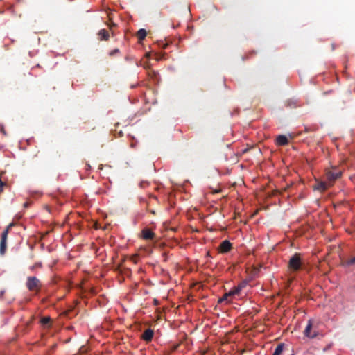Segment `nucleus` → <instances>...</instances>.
<instances>
[{
	"mask_svg": "<svg viewBox=\"0 0 355 355\" xmlns=\"http://www.w3.org/2000/svg\"><path fill=\"white\" fill-rule=\"evenodd\" d=\"M311 328H312V323H311V320H309L306 329H304V333L306 337L313 338L316 336V334L315 333L311 334Z\"/></svg>",
	"mask_w": 355,
	"mask_h": 355,
	"instance_id": "nucleus-7",
	"label": "nucleus"
},
{
	"mask_svg": "<svg viewBox=\"0 0 355 355\" xmlns=\"http://www.w3.org/2000/svg\"><path fill=\"white\" fill-rule=\"evenodd\" d=\"M50 320H51V319H50V318H49V317L43 318L42 319V323L43 324H47L50 322Z\"/></svg>",
	"mask_w": 355,
	"mask_h": 355,
	"instance_id": "nucleus-14",
	"label": "nucleus"
},
{
	"mask_svg": "<svg viewBox=\"0 0 355 355\" xmlns=\"http://www.w3.org/2000/svg\"><path fill=\"white\" fill-rule=\"evenodd\" d=\"M341 171L334 168L331 170H328L326 172L327 182L320 181L318 182L315 186L314 189L320 191H326L329 187H331L333 182L341 176Z\"/></svg>",
	"mask_w": 355,
	"mask_h": 355,
	"instance_id": "nucleus-1",
	"label": "nucleus"
},
{
	"mask_svg": "<svg viewBox=\"0 0 355 355\" xmlns=\"http://www.w3.org/2000/svg\"><path fill=\"white\" fill-rule=\"evenodd\" d=\"M143 238L144 239H152L154 236V233L148 229H144L142 231Z\"/></svg>",
	"mask_w": 355,
	"mask_h": 355,
	"instance_id": "nucleus-10",
	"label": "nucleus"
},
{
	"mask_svg": "<svg viewBox=\"0 0 355 355\" xmlns=\"http://www.w3.org/2000/svg\"><path fill=\"white\" fill-rule=\"evenodd\" d=\"M245 286H246V283L242 282L240 284H239L236 287H237V288H239V291H241Z\"/></svg>",
	"mask_w": 355,
	"mask_h": 355,
	"instance_id": "nucleus-15",
	"label": "nucleus"
},
{
	"mask_svg": "<svg viewBox=\"0 0 355 355\" xmlns=\"http://www.w3.org/2000/svg\"><path fill=\"white\" fill-rule=\"evenodd\" d=\"M276 142L279 146H284L288 143V139L285 135H279L276 139Z\"/></svg>",
	"mask_w": 355,
	"mask_h": 355,
	"instance_id": "nucleus-9",
	"label": "nucleus"
},
{
	"mask_svg": "<svg viewBox=\"0 0 355 355\" xmlns=\"http://www.w3.org/2000/svg\"><path fill=\"white\" fill-rule=\"evenodd\" d=\"M146 36V31L145 29H140L137 32V37L139 38V40H141L143 39H144Z\"/></svg>",
	"mask_w": 355,
	"mask_h": 355,
	"instance_id": "nucleus-11",
	"label": "nucleus"
},
{
	"mask_svg": "<svg viewBox=\"0 0 355 355\" xmlns=\"http://www.w3.org/2000/svg\"><path fill=\"white\" fill-rule=\"evenodd\" d=\"M39 280L35 277H29L27 279V287L30 291L35 290L39 285Z\"/></svg>",
	"mask_w": 355,
	"mask_h": 355,
	"instance_id": "nucleus-4",
	"label": "nucleus"
},
{
	"mask_svg": "<svg viewBox=\"0 0 355 355\" xmlns=\"http://www.w3.org/2000/svg\"><path fill=\"white\" fill-rule=\"evenodd\" d=\"M4 185V183L0 180V191L3 190V187Z\"/></svg>",
	"mask_w": 355,
	"mask_h": 355,
	"instance_id": "nucleus-17",
	"label": "nucleus"
},
{
	"mask_svg": "<svg viewBox=\"0 0 355 355\" xmlns=\"http://www.w3.org/2000/svg\"><path fill=\"white\" fill-rule=\"evenodd\" d=\"M284 346L282 344L279 345L275 349L272 355H280L283 352Z\"/></svg>",
	"mask_w": 355,
	"mask_h": 355,
	"instance_id": "nucleus-13",
	"label": "nucleus"
},
{
	"mask_svg": "<svg viewBox=\"0 0 355 355\" xmlns=\"http://www.w3.org/2000/svg\"><path fill=\"white\" fill-rule=\"evenodd\" d=\"M3 294H4V291H1L0 292V297H1L3 295Z\"/></svg>",
	"mask_w": 355,
	"mask_h": 355,
	"instance_id": "nucleus-19",
	"label": "nucleus"
},
{
	"mask_svg": "<svg viewBox=\"0 0 355 355\" xmlns=\"http://www.w3.org/2000/svg\"><path fill=\"white\" fill-rule=\"evenodd\" d=\"M8 238V230H5L1 234L0 241V254L3 255L6 250V242Z\"/></svg>",
	"mask_w": 355,
	"mask_h": 355,
	"instance_id": "nucleus-3",
	"label": "nucleus"
},
{
	"mask_svg": "<svg viewBox=\"0 0 355 355\" xmlns=\"http://www.w3.org/2000/svg\"><path fill=\"white\" fill-rule=\"evenodd\" d=\"M354 263H355V256L353 258L350 259L349 261H347V265H352Z\"/></svg>",
	"mask_w": 355,
	"mask_h": 355,
	"instance_id": "nucleus-16",
	"label": "nucleus"
},
{
	"mask_svg": "<svg viewBox=\"0 0 355 355\" xmlns=\"http://www.w3.org/2000/svg\"><path fill=\"white\" fill-rule=\"evenodd\" d=\"M231 248H232L231 243L227 240H225L220 245L219 249H220V252L226 253L230 250Z\"/></svg>",
	"mask_w": 355,
	"mask_h": 355,
	"instance_id": "nucleus-6",
	"label": "nucleus"
},
{
	"mask_svg": "<svg viewBox=\"0 0 355 355\" xmlns=\"http://www.w3.org/2000/svg\"><path fill=\"white\" fill-rule=\"evenodd\" d=\"M239 288H237V287L233 288L232 290H230L229 292L226 293L223 297L220 300V302L223 301H227L228 302V297L230 296H234L237 295L240 293Z\"/></svg>",
	"mask_w": 355,
	"mask_h": 355,
	"instance_id": "nucleus-5",
	"label": "nucleus"
},
{
	"mask_svg": "<svg viewBox=\"0 0 355 355\" xmlns=\"http://www.w3.org/2000/svg\"><path fill=\"white\" fill-rule=\"evenodd\" d=\"M153 331L148 329L143 333L142 338L146 341H150L153 338Z\"/></svg>",
	"mask_w": 355,
	"mask_h": 355,
	"instance_id": "nucleus-8",
	"label": "nucleus"
},
{
	"mask_svg": "<svg viewBox=\"0 0 355 355\" xmlns=\"http://www.w3.org/2000/svg\"><path fill=\"white\" fill-rule=\"evenodd\" d=\"M302 266V261L300 254H295L292 256L288 262V268L291 270H297Z\"/></svg>",
	"mask_w": 355,
	"mask_h": 355,
	"instance_id": "nucleus-2",
	"label": "nucleus"
},
{
	"mask_svg": "<svg viewBox=\"0 0 355 355\" xmlns=\"http://www.w3.org/2000/svg\"><path fill=\"white\" fill-rule=\"evenodd\" d=\"M98 35L101 37V39L105 40H107L109 37V34L107 31H106L104 29L101 30L98 33Z\"/></svg>",
	"mask_w": 355,
	"mask_h": 355,
	"instance_id": "nucleus-12",
	"label": "nucleus"
},
{
	"mask_svg": "<svg viewBox=\"0 0 355 355\" xmlns=\"http://www.w3.org/2000/svg\"><path fill=\"white\" fill-rule=\"evenodd\" d=\"M13 226V223H10L5 230H8V233L9 232L10 229L11 227Z\"/></svg>",
	"mask_w": 355,
	"mask_h": 355,
	"instance_id": "nucleus-18",
	"label": "nucleus"
},
{
	"mask_svg": "<svg viewBox=\"0 0 355 355\" xmlns=\"http://www.w3.org/2000/svg\"><path fill=\"white\" fill-rule=\"evenodd\" d=\"M146 56L148 58H150V53H146Z\"/></svg>",
	"mask_w": 355,
	"mask_h": 355,
	"instance_id": "nucleus-20",
	"label": "nucleus"
}]
</instances>
